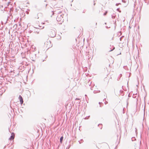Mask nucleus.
Returning a JSON list of instances; mask_svg holds the SVG:
<instances>
[{
    "label": "nucleus",
    "instance_id": "nucleus-1",
    "mask_svg": "<svg viewBox=\"0 0 149 149\" xmlns=\"http://www.w3.org/2000/svg\"><path fill=\"white\" fill-rule=\"evenodd\" d=\"M19 100L21 104H22L23 102L22 97L20 95H19Z\"/></svg>",
    "mask_w": 149,
    "mask_h": 149
},
{
    "label": "nucleus",
    "instance_id": "nucleus-2",
    "mask_svg": "<svg viewBox=\"0 0 149 149\" xmlns=\"http://www.w3.org/2000/svg\"><path fill=\"white\" fill-rule=\"evenodd\" d=\"M11 134L12 135L9 138V139L10 140L13 139L15 137L14 134L13 133H12Z\"/></svg>",
    "mask_w": 149,
    "mask_h": 149
},
{
    "label": "nucleus",
    "instance_id": "nucleus-3",
    "mask_svg": "<svg viewBox=\"0 0 149 149\" xmlns=\"http://www.w3.org/2000/svg\"><path fill=\"white\" fill-rule=\"evenodd\" d=\"M51 32H52L53 33L52 34V35H51V34H50V35L52 37H54L55 36V35H56L55 32V31H51Z\"/></svg>",
    "mask_w": 149,
    "mask_h": 149
},
{
    "label": "nucleus",
    "instance_id": "nucleus-4",
    "mask_svg": "<svg viewBox=\"0 0 149 149\" xmlns=\"http://www.w3.org/2000/svg\"><path fill=\"white\" fill-rule=\"evenodd\" d=\"M63 139V137L61 136V138H60V142L61 143H62V142Z\"/></svg>",
    "mask_w": 149,
    "mask_h": 149
},
{
    "label": "nucleus",
    "instance_id": "nucleus-5",
    "mask_svg": "<svg viewBox=\"0 0 149 149\" xmlns=\"http://www.w3.org/2000/svg\"><path fill=\"white\" fill-rule=\"evenodd\" d=\"M56 20L58 22H60L61 21V20L60 19L58 16L56 18Z\"/></svg>",
    "mask_w": 149,
    "mask_h": 149
},
{
    "label": "nucleus",
    "instance_id": "nucleus-6",
    "mask_svg": "<svg viewBox=\"0 0 149 149\" xmlns=\"http://www.w3.org/2000/svg\"><path fill=\"white\" fill-rule=\"evenodd\" d=\"M47 44H50V41H48L46 42L45 43V45L47 44Z\"/></svg>",
    "mask_w": 149,
    "mask_h": 149
},
{
    "label": "nucleus",
    "instance_id": "nucleus-7",
    "mask_svg": "<svg viewBox=\"0 0 149 149\" xmlns=\"http://www.w3.org/2000/svg\"><path fill=\"white\" fill-rule=\"evenodd\" d=\"M107 12H106L105 13H104V15H106V14H107Z\"/></svg>",
    "mask_w": 149,
    "mask_h": 149
},
{
    "label": "nucleus",
    "instance_id": "nucleus-8",
    "mask_svg": "<svg viewBox=\"0 0 149 149\" xmlns=\"http://www.w3.org/2000/svg\"><path fill=\"white\" fill-rule=\"evenodd\" d=\"M108 103V102L107 101H105L104 102V103L105 104H107Z\"/></svg>",
    "mask_w": 149,
    "mask_h": 149
},
{
    "label": "nucleus",
    "instance_id": "nucleus-9",
    "mask_svg": "<svg viewBox=\"0 0 149 149\" xmlns=\"http://www.w3.org/2000/svg\"><path fill=\"white\" fill-rule=\"evenodd\" d=\"M115 17V16H112V18H114Z\"/></svg>",
    "mask_w": 149,
    "mask_h": 149
},
{
    "label": "nucleus",
    "instance_id": "nucleus-10",
    "mask_svg": "<svg viewBox=\"0 0 149 149\" xmlns=\"http://www.w3.org/2000/svg\"><path fill=\"white\" fill-rule=\"evenodd\" d=\"M46 22H47V23H49V21H46Z\"/></svg>",
    "mask_w": 149,
    "mask_h": 149
},
{
    "label": "nucleus",
    "instance_id": "nucleus-11",
    "mask_svg": "<svg viewBox=\"0 0 149 149\" xmlns=\"http://www.w3.org/2000/svg\"><path fill=\"white\" fill-rule=\"evenodd\" d=\"M115 49V47H114L113 48V49L112 50H110V51H112V50H113V49Z\"/></svg>",
    "mask_w": 149,
    "mask_h": 149
},
{
    "label": "nucleus",
    "instance_id": "nucleus-12",
    "mask_svg": "<svg viewBox=\"0 0 149 149\" xmlns=\"http://www.w3.org/2000/svg\"><path fill=\"white\" fill-rule=\"evenodd\" d=\"M148 132L149 133V128H148Z\"/></svg>",
    "mask_w": 149,
    "mask_h": 149
},
{
    "label": "nucleus",
    "instance_id": "nucleus-13",
    "mask_svg": "<svg viewBox=\"0 0 149 149\" xmlns=\"http://www.w3.org/2000/svg\"><path fill=\"white\" fill-rule=\"evenodd\" d=\"M43 24H47V23H43Z\"/></svg>",
    "mask_w": 149,
    "mask_h": 149
},
{
    "label": "nucleus",
    "instance_id": "nucleus-14",
    "mask_svg": "<svg viewBox=\"0 0 149 149\" xmlns=\"http://www.w3.org/2000/svg\"><path fill=\"white\" fill-rule=\"evenodd\" d=\"M119 4L117 3V4H116V6H118V5Z\"/></svg>",
    "mask_w": 149,
    "mask_h": 149
},
{
    "label": "nucleus",
    "instance_id": "nucleus-15",
    "mask_svg": "<svg viewBox=\"0 0 149 149\" xmlns=\"http://www.w3.org/2000/svg\"><path fill=\"white\" fill-rule=\"evenodd\" d=\"M136 131L137 130L136 129Z\"/></svg>",
    "mask_w": 149,
    "mask_h": 149
},
{
    "label": "nucleus",
    "instance_id": "nucleus-16",
    "mask_svg": "<svg viewBox=\"0 0 149 149\" xmlns=\"http://www.w3.org/2000/svg\"><path fill=\"white\" fill-rule=\"evenodd\" d=\"M101 125V124H99V125H98V126H99V125Z\"/></svg>",
    "mask_w": 149,
    "mask_h": 149
},
{
    "label": "nucleus",
    "instance_id": "nucleus-17",
    "mask_svg": "<svg viewBox=\"0 0 149 149\" xmlns=\"http://www.w3.org/2000/svg\"><path fill=\"white\" fill-rule=\"evenodd\" d=\"M100 103H100V102H99V104H100Z\"/></svg>",
    "mask_w": 149,
    "mask_h": 149
},
{
    "label": "nucleus",
    "instance_id": "nucleus-18",
    "mask_svg": "<svg viewBox=\"0 0 149 149\" xmlns=\"http://www.w3.org/2000/svg\"><path fill=\"white\" fill-rule=\"evenodd\" d=\"M124 1V0H122V1Z\"/></svg>",
    "mask_w": 149,
    "mask_h": 149
},
{
    "label": "nucleus",
    "instance_id": "nucleus-19",
    "mask_svg": "<svg viewBox=\"0 0 149 149\" xmlns=\"http://www.w3.org/2000/svg\"><path fill=\"white\" fill-rule=\"evenodd\" d=\"M39 32H38V33Z\"/></svg>",
    "mask_w": 149,
    "mask_h": 149
},
{
    "label": "nucleus",
    "instance_id": "nucleus-20",
    "mask_svg": "<svg viewBox=\"0 0 149 149\" xmlns=\"http://www.w3.org/2000/svg\"><path fill=\"white\" fill-rule=\"evenodd\" d=\"M47 47H49V46H47Z\"/></svg>",
    "mask_w": 149,
    "mask_h": 149
},
{
    "label": "nucleus",
    "instance_id": "nucleus-21",
    "mask_svg": "<svg viewBox=\"0 0 149 149\" xmlns=\"http://www.w3.org/2000/svg\"><path fill=\"white\" fill-rule=\"evenodd\" d=\"M96 25H97V23H96Z\"/></svg>",
    "mask_w": 149,
    "mask_h": 149
},
{
    "label": "nucleus",
    "instance_id": "nucleus-22",
    "mask_svg": "<svg viewBox=\"0 0 149 149\" xmlns=\"http://www.w3.org/2000/svg\"><path fill=\"white\" fill-rule=\"evenodd\" d=\"M77 99L78 100L79 99H76V100H77Z\"/></svg>",
    "mask_w": 149,
    "mask_h": 149
}]
</instances>
